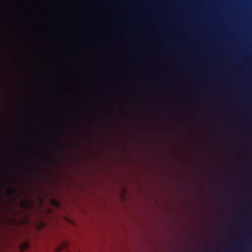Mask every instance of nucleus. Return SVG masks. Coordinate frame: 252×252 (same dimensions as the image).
Wrapping results in <instances>:
<instances>
[{
  "instance_id": "1",
  "label": "nucleus",
  "mask_w": 252,
  "mask_h": 252,
  "mask_svg": "<svg viewBox=\"0 0 252 252\" xmlns=\"http://www.w3.org/2000/svg\"><path fill=\"white\" fill-rule=\"evenodd\" d=\"M172 65H236L252 66V64H169Z\"/></svg>"
},
{
  "instance_id": "2",
  "label": "nucleus",
  "mask_w": 252,
  "mask_h": 252,
  "mask_svg": "<svg viewBox=\"0 0 252 252\" xmlns=\"http://www.w3.org/2000/svg\"><path fill=\"white\" fill-rule=\"evenodd\" d=\"M29 244L28 243L25 242L21 245L20 246V249L22 251H25L26 250H27L29 248Z\"/></svg>"
},
{
  "instance_id": "3",
  "label": "nucleus",
  "mask_w": 252,
  "mask_h": 252,
  "mask_svg": "<svg viewBox=\"0 0 252 252\" xmlns=\"http://www.w3.org/2000/svg\"><path fill=\"white\" fill-rule=\"evenodd\" d=\"M158 47L160 48V49H167V48L163 44H158Z\"/></svg>"
},
{
  "instance_id": "4",
  "label": "nucleus",
  "mask_w": 252,
  "mask_h": 252,
  "mask_svg": "<svg viewBox=\"0 0 252 252\" xmlns=\"http://www.w3.org/2000/svg\"><path fill=\"white\" fill-rule=\"evenodd\" d=\"M61 248H60V247L57 248V250L58 252H60V250H61Z\"/></svg>"
},
{
  "instance_id": "5",
  "label": "nucleus",
  "mask_w": 252,
  "mask_h": 252,
  "mask_svg": "<svg viewBox=\"0 0 252 252\" xmlns=\"http://www.w3.org/2000/svg\"><path fill=\"white\" fill-rule=\"evenodd\" d=\"M55 203L57 205H59V203L58 202L55 201Z\"/></svg>"
},
{
  "instance_id": "6",
  "label": "nucleus",
  "mask_w": 252,
  "mask_h": 252,
  "mask_svg": "<svg viewBox=\"0 0 252 252\" xmlns=\"http://www.w3.org/2000/svg\"><path fill=\"white\" fill-rule=\"evenodd\" d=\"M172 49L174 50H176V48L174 47L172 48Z\"/></svg>"
}]
</instances>
